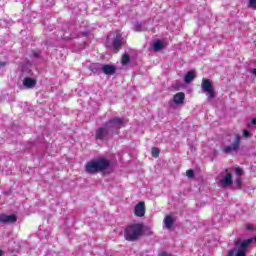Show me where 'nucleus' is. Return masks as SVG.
<instances>
[{"mask_svg": "<svg viewBox=\"0 0 256 256\" xmlns=\"http://www.w3.org/2000/svg\"><path fill=\"white\" fill-rule=\"evenodd\" d=\"M124 43H125V39H123V36H121L120 33H117L112 42V47L114 51L118 53L121 47H123Z\"/></svg>", "mask_w": 256, "mask_h": 256, "instance_id": "8", "label": "nucleus"}, {"mask_svg": "<svg viewBox=\"0 0 256 256\" xmlns=\"http://www.w3.org/2000/svg\"><path fill=\"white\" fill-rule=\"evenodd\" d=\"M130 62H131V57L129 56V54H124L122 56V65H129Z\"/></svg>", "mask_w": 256, "mask_h": 256, "instance_id": "18", "label": "nucleus"}, {"mask_svg": "<svg viewBox=\"0 0 256 256\" xmlns=\"http://www.w3.org/2000/svg\"><path fill=\"white\" fill-rule=\"evenodd\" d=\"M134 29H135V31H143V26L141 24H139V23H136Z\"/></svg>", "mask_w": 256, "mask_h": 256, "instance_id": "24", "label": "nucleus"}, {"mask_svg": "<svg viewBox=\"0 0 256 256\" xmlns=\"http://www.w3.org/2000/svg\"><path fill=\"white\" fill-rule=\"evenodd\" d=\"M17 222V216L15 214L6 215L1 214L0 215V223L9 224V223H16Z\"/></svg>", "mask_w": 256, "mask_h": 256, "instance_id": "9", "label": "nucleus"}, {"mask_svg": "<svg viewBox=\"0 0 256 256\" xmlns=\"http://www.w3.org/2000/svg\"><path fill=\"white\" fill-rule=\"evenodd\" d=\"M111 167V161L107 158H98L95 160H91L86 164V173H90V175H95L101 171H105Z\"/></svg>", "mask_w": 256, "mask_h": 256, "instance_id": "2", "label": "nucleus"}, {"mask_svg": "<svg viewBox=\"0 0 256 256\" xmlns=\"http://www.w3.org/2000/svg\"><path fill=\"white\" fill-rule=\"evenodd\" d=\"M186 175L188 179H193V177H195V172L190 169L186 171Z\"/></svg>", "mask_w": 256, "mask_h": 256, "instance_id": "21", "label": "nucleus"}, {"mask_svg": "<svg viewBox=\"0 0 256 256\" xmlns=\"http://www.w3.org/2000/svg\"><path fill=\"white\" fill-rule=\"evenodd\" d=\"M239 147H241V136L236 135L234 143H232L231 145L225 146L223 148V153H225L226 155H229L230 153H233V152L237 153V151H239Z\"/></svg>", "mask_w": 256, "mask_h": 256, "instance_id": "6", "label": "nucleus"}, {"mask_svg": "<svg viewBox=\"0 0 256 256\" xmlns=\"http://www.w3.org/2000/svg\"><path fill=\"white\" fill-rule=\"evenodd\" d=\"M185 102V93L179 92L174 96L175 105H183Z\"/></svg>", "mask_w": 256, "mask_h": 256, "instance_id": "14", "label": "nucleus"}, {"mask_svg": "<svg viewBox=\"0 0 256 256\" xmlns=\"http://www.w3.org/2000/svg\"><path fill=\"white\" fill-rule=\"evenodd\" d=\"M251 243H253V238H249L243 241L241 239L235 240V247L228 252V255L247 256V249Z\"/></svg>", "mask_w": 256, "mask_h": 256, "instance_id": "4", "label": "nucleus"}, {"mask_svg": "<svg viewBox=\"0 0 256 256\" xmlns=\"http://www.w3.org/2000/svg\"><path fill=\"white\" fill-rule=\"evenodd\" d=\"M159 256H167L166 252H162L159 254Z\"/></svg>", "mask_w": 256, "mask_h": 256, "instance_id": "31", "label": "nucleus"}, {"mask_svg": "<svg viewBox=\"0 0 256 256\" xmlns=\"http://www.w3.org/2000/svg\"><path fill=\"white\" fill-rule=\"evenodd\" d=\"M235 173H236V175H238V177H241V175H243V170L241 169V167H237L236 169H235Z\"/></svg>", "mask_w": 256, "mask_h": 256, "instance_id": "23", "label": "nucleus"}, {"mask_svg": "<svg viewBox=\"0 0 256 256\" xmlns=\"http://www.w3.org/2000/svg\"><path fill=\"white\" fill-rule=\"evenodd\" d=\"M235 184H236L237 189H241V179H237L235 181Z\"/></svg>", "mask_w": 256, "mask_h": 256, "instance_id": "26", "label": "nucleus"}, {"mask_svg": "<svg viewBox=\"0 0 256 256\" xmlns=\"http://www.w3.org/2000/svg\"><path fill=\"white\" fill-rule=\"evenodd\" d=\"M173 223H175V220L173 219L172 216L167 215L164 218V227L166 229H171V227H173Z\"/></svg>", "mask_w": 256, "mask_h": 256, "instance_id": "15", "label": "nucleus"}, {"mask_svg": "<svg viewBox=\"0 0 256 256\" xmlns=\"http://www.w3.org/2000/svg\"><path fill=\"white\" fill-rule=\"evenodd\" d=\"M151 153H152V157H155V158L159 157V148L153 147Z\"/></svg>", "mask_w": 256, "mask_h": 256, "instance_id": "20", "label": "nucleus"}, {"mask_svg": "<svg viewBox=\"0 0 256 256\" xmlns=\"http://www.w3.org/2000/svg\"><path fill=\"white\" fill-rule=\"evenodd\" d=\"M253 125H256V119L253 118L252 121L248 124V127H253Z\"/></svg>", "mask_w": 256, "mask_h": 256, "instance_id": "27", "label": "nucleus"}, {"mask_svg": "<svg viewBox=\"0 0 256 256\" xmlns=\"http://www.w3.org/2000/svg\"><path fill=\"white\" fill-rule=\"evenodd\" d=\"M201 87L204 93H208V99H215V90L211 80L203 78Z\"/></svg>", "mask_w": 256, "mask_h": 256, "instance_id": "5", "label": "nucleus"}, {"mask_svg": "<svg viewBox=\"0 0 256 256\" xmlns=\"http://www.w3.org/2000/svg\"><path fill=\"white\" fill-rule=\"evenodd\" d=\"M0 256H3V250H0Z\"/></svg>", "mask_w": 256, "mask_h": 256, "instance_id": "33", "label": "nucleus"}, {"mask_svg": "<svg viewBox=\"0 0 256 256\" xmlns=\"http://www.w3.org/2000/svg\"><path fill=\"white\" fill-rule=\"evenodd\" d=\"M195 77H197V75L195 74V70H191L187 72L184 76V81L186 83H191L195 79Z\"/></svg>", "mask_w": 256, "mask_h": 256, "instance_id": "16", "label": "nucleus"}, {"mask_svg": "<svg viewBox=\"0 0 256 256\" xmlns=\"http://www.w3.org/2000/svg\"><path fill=\"white\" fill-rule=\"evenodd\" d=\"M246 229H247L248 231H251V230L253 229V226L248 225Z\"/></svg>", "mask_w": 256, "mask_h": 256, "instance_id": "30", "label": "nucleus"}, {"mask_svg": "<svg viewBox=\"0 0 256 256\" xmlns=\"http://www.w3.org/2000/svg\"><path fill=\"white\" fill-rule=\"evenodd\" d=\"M255 241H256V237H255Z\"/></svg>", "mask_w": 256, "mask_h": 256, "instance_id": "35", "label": "nucleus"}, {"mask_svg": "<svg viewBox=\"0 0 256 256\" xmlns=\"http://www.w3.org/2000/svg\"><path fill=\"white\" fill-rule=\"evenodd\" d=\"M7 65V63L5 62H0V69H2V67H5Z\"/></svg>", "mask_w": 256, "mask_h": 256, "instance_id": "29", "label": "nucleus"}, {"mask_svg": "<svg viewBox=\"0 0 256 256\" xmlns=\"http://www.w3.org/2000/svg\"><path fill=\"white\" fill-rule=\"evenodd\" d=\"M252 73L256 76V68L252 71Z\"/></svg>", "mask_w": 256, "mask_h": 256, "instance_id": "32", "label": "nucleus"}, {"mask_svg": "<svg viewBox=\"0 0 256 256\" xmlns=\"http://www.w3.org/2000/svg\"><path fill=\"white\" fill-rule=\"evenodd\" d=\"M248 7L249 9H256V0H249Z\"/></svg>", "mask_w": 256, "mask_h": 256, "instance_id": "22", "label": "nucleus"}, {"mask_svg": "<svg viewBox=\"0 0 256 256\" xmlns=\"http://www.w3.org/2000/svg\"><path fill=\"white\" fill-rule=\"evenodd\" d=\"M89 69H90V71H92V73L99 75V73H101V71H103V64L93 63L89 66Z\"/></svg>", "mask_w": 256, "mask_h": 256, "instance_id": "13", "label": "nucleus"}, {"mask_svg": "<svg viewBox=\"0 0 256 256\" xmlns=\"http://www.w3.org/2000/svg\"><path fill=\"white\" fill-rule=\"evenodd\" d=\"M125 120L121 117L112 118L104 123V127H99L96 130L95 139L98 141H109L115 135L114 129L124 127Z\"/></svg>", "mask_w": 256, "mask_h": 256, "instance_id": "1", "label": "nucleus"}, {"mask_svg": "<svg viewBox=\"0 0 256 256\" xmlns=\"http://www.w3.org/2000/svg\"><path fill=\"white\" fill-rule=\"evenodd\" d=\"M219 187L222 189H227V187H231L233 185V176L231 173L226 174L222 179L218 180Z\"/></svg>", "mask_w": 256, "mask_h": 256, "instance_id": "7", "label": "nucleus"}, {"mask_svg": "<svg viewBox=\"0 0 256 256\" xmlns=\"http://www.w3.org/2000/svg\"><path fill=\"white\" fill-rule=\"evenodd\" d=\"M143 229V223L130 224L124 229V238L126 241H139L143 235Z\"/></svg>", "mask_w": 256, "mask_h": 256, "instance_id": "3", "label": "nucleus"}, {"mask_svg": "<svg viewBox=\"0 0 256 256\" xmlns=\"http://www.w3.org/2000/svg\"><path fill=\"white\" fill-rule=\"evenodd\" d=\"M243 137H246V138L251 137V132L248 131V130H244V132H243Z\"/></svg>", "mask_w": 256, "mask_h": 256, "instance_id": "25", "label": "nucleus"}, {"mask_svg": "<svg viewBox=\"0 0 256 256\" xmlns=\"http://www.w3.org/2000/svg\"><path fill=\"white\" fill-rule=\"evenodd\" d=\"M136 217H145V202H139L134 208Z\"/></svg>", "mask_w": 256, "mask_h": 256, "instance_id": "10", "label": "nucleus"}, {"mask_svg": "<svg viewBox=\"0 0 256 256\" xmlns=\"http://www.w3.org/2000/svg\"><path fill=\"white\" fill-rule=\"evenodd\" d=\"M229 171V169H226L225 172L227 173Z\"/></svg>", "mask_w": 256, "mask_h": 256, "instance_id": "34", "label": "nucleus"}, {"mask_svg": "<svg viewBox=\"0 0 256 256\" xmlns=\"http://www.w3.org/2000/svg\"><path fill=\"white\" fill-rule=\"evenodd\" d=\"M142 235H146V237H151L153 235V231H151V228H143Z\"/></svg>", "mask_w": 256, "mask_h": 256, "instance_id": "19", "label": "nucleus"}, {"mask_svg": "<svg viewBox=\"0 0 256 256\" xmlns=\"http://www.w3.org/2000/svg\"><path fill=\"white\" fill-rule=\"evenodd\" d=\"M164 45L161 42V40H156L153 44V49L154 51L158 52L161 51L163 49Z\"/></svg>", "mask_w": 256, "mask_h": 256, "instance_id": "17", "label": "nucleus"}, {"mask_svg": "<svg viewBox=\"0 0 256 256\" xmlns=\"http://www.w3.org/2000/svg\"><path fill=\"white\" fill-rule=\"evenodd\" d=\"M117 68L114 65L102 64V72L104 75H115Z\"/></svg>", "mask_w": 256, "mask_h": 256, "instance_id": "11", "label": "nucleus"}, {"mask_svg": "<svg viewBox=\"0 0 256 256\" xmlns=\"http://www.w3.org/2000/svg\"><path fill=\"white\" fill-rule=\"evenodd\" d=\"M23 85L26 89H33L37 85V81L33 78L26 77L23 80Z\"/></svg>", "mask_w": 256, "mask_h": 256, "instance_id": "12", "label": "nucleus"}, {"mask_svg": "<svg viewBox=\"0 0 256 256\" xmlns=\"http://www.w3.org/2000/svg\"><path fill=\"white\" fill-rule=\"evenodd\" d=\"M33 57H35V59H39V53L34 52V53H33Z\"/></svg>", "mask_w": 256, "mask_h": 256, "instance_id": "28", "label": "nucleus"}]
</instances>
